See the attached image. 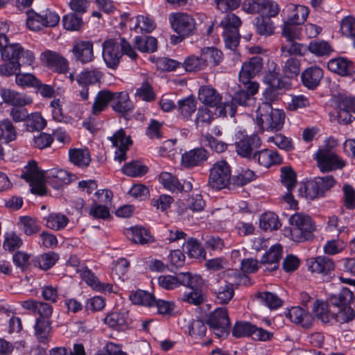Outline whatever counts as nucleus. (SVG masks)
<instances>
[{
	"instance_id": "1",
	"label": "nucleus",
	"mask_w": 355,
	"mask_h": 355,
	"mask_svg": "<svg viewBox=\"0 0 355 355\" xmlns=\"http://www.w3.org/2000/svg\"><path fill=\"white\" fill-rule=\"evenodd\" d=\"M21 177L30 184L31 192L40 196H44L46 193L45 181H49L58 186H62L63 184L70 182V178L67 171L52 168L44 173L39 170L34 161L28 162L24 167Z\"/></svg>"
},
{
	"instance_id": "2",
	"label": "nucleus",
	"mask_w": 355,
	"mask_h": 355,
	"mask_svg": "<svg viewBox=\"0 0 355 355\" xmlns=\"http://www.w3.org/2000/svg\"><path fill=\"white\" fill-rule=\"evenodd\" d=\"M123 54L132 60L137 57V53L125 38H121L119 44L113 39H107L103 42V58L108 67L114 69L119 64Z\"/></svg>"
},
{
	"instance_id": "3",
	"label": "nucleus",
	"mask_w": 355,
	"mask_h": 355,
	"mask_svg": "<svg viewBox=\"0 0 355 355\" xmlns=\"http://www.w3.org/2000/svg\"><path fill=\"white\" fill-rule=\"evenodd\" d=\"M256 112V123L261 130L278 131L283 127L285 119L284 111L273 109L269 103H262Z\"/></svg>"
},
{
	"instance_id": "4",
	"label": "nucleus",
	"mask_w": 355,
	"mask_h": 355,
	"mask_svg": "<svg viewBox=\"0 0 355 355\" xmlns=\"http://www.w3.org/2000/svg\"><path fill=\"white\" fill-rule=\"evenodd\" d=\"M291 225V239L295 242H304L313 239L315 225L310 216L302 213H297L289 218Z\"/></svg>"
},
{
	"instance_id": "5",
	"label": "nucleus",
	"mask_w": 355,
	"mask_h": 355,
	"mask_svg": "<svg viewBox=\"0 0 355 355\" xmlns=\"http://www.w3.org/2000/svg\"><path fill=\"white\" fill-rule=\"evenodd\" d=\"M243 88L237 90L232 97L230 102L224 103L223 107V114L233 116L236 112V103L248 106L254 102L252 96L257 93L259 89V84L257 83H242Z\"/></svg>"
},
{
	"instance_id": "6",
	"label": "nucleus",
	"mask_w": 355,
	"mask_h": 355,
	"mask_svg": "<svg viewBox=\"0 0 355 355\" xmlns=\"http://www.w3.org/2000/svg\"><path fill=\"white\" fill-rule=\"evenodd\" d=\"M231 178L230 166L226 161L220 160L210 168L208 184L216 190L230 188Z\"/></svg>"
},
{
	"instance_id": "7",
	"label": "nucleus",
	"mask_w": 355,
	"mask_h": 355,
	"mask_svg": "<svg viewBox=\"0 0 355 355\" xmlns=\"http://www.w3.org/2000/svg\"><path fill=\"white\" fill-rule=\"evenodd\" d=\"M206 323L218 338L228 336L230 322L225 308H218L211 312L207 317Z\"/></svg>"
},
{
	"instance_id": "8",
	"label": "nucleus",
	"mask_w": 355,
	"mask_h": 355,
	"mask_svg": "<svg viewBox=\"0 0 355 355\" xmlns=\"http://www.w3.org/2000/svg\"><path fill=\"white\" fill-rule=\"evenodd\" d=\"M171 28L183 36H190L196 31V23L193 17L187 12H172L168 16Z\"/></svg>"
},
{
	"instance_id": "9",
	"label": "nucleus",
	"mask_w": 355,
	"mask_h": 355,
	"mask_svg": "<svg viewBox=\"0 0 355 355\" xmlns=\"http://www.w3.org/2000/svg\"><path fill=\"white\" fill-rule=\"evenodd\" d=\"M59 21V15L48 10L42 13L36 12L33 10L27 12L26 25L32 31H39L44 26H55Z\"/></svg>"
},
{
	"instance_id": "10",
	"label": "nucleus",
	"mask_w": 355,
	"mask_h": 355,
	"mask_svg": "<svg viewBox=\"0 0 355 355\" xmlns=\"http://www.w3.org/2000/svg\"><path fill=\"white\" fill-rule=\"evenodd\" d=\"M1 58L6 61L20 62L22 64L30 66L33 64L35 57L33 53L25 50L19 43H9L1 49Z\"/></svg>"
},
{
	"instance_id": "11",
	"label": "nucleus",
	"mask_w": 355,
	"mask_h": 355,
	"mask_svg": "<svg viewBox=\"0 0 355 355\" xmlns=\"http://www.w3.org/2000/svg\"><path fill=\"white\" fill-rule=\"evenodd\" d=\"M318 166L322 172L341 168L345 164L332 150L327 148L318 150L315 155Z\"/></svg>"
},
{
	"instance_id": "12",
	"label": "nucleus",
	"mask_w": 355,
	"mask_h": 355,
	"mask_svg": "<svg viewBox=\"0 0 355 355\" xmlns=\"http://www.w3.org/2000/svg\"><path fill=\"white\" fill-rule=\"evenodd\" d=\"M158 284L163 288L171 290L180 285H192L197 283L196 278L191 277V272H180L176 275H161L158 277Z\"/></svg>"
},
{
	"instance_id": "13",
	"label": "nucleus",
	"mask_w": 355,
	"mask_h": 355,
	"mask_svg": "<svg viewBox=\"0 0 355 355\" xmlns=\"http://www.w3.org/2000/svg\"><path fill=\"white\" fill-rule=\"evenodd\" d=\"M261 145V139L257 135L244 136L236 142V151L241 157L252 160L255 150Z\"/></svg>"
},
{
	"instance_id": "14",
	"label": "nucleus",
	"mask_w": 355,
	"mask_h": 355,
	"mask_svg": "<svg viewBox=\"0 0 355 355\" xmlns=\"http://www.w3.org/2000/svg\"><path fill=\"white\" fill-rule=\"evenodd\" d=\"M110 139L113 146L116 148L114 159L119 162L125 160L127 150L132 144L130 137L128 136L125 130L121 128L116 131Z\"/></svg>"
},
{
	"instance_id": "15",
	"label": "nucleus",
	"mask_w": 355,
	"mask_h": 355,
	"mask_svg": "<svg viewBox=\"0 0 355 355\" xmlns=\"http://www.w3.org/2000/svg\"><path fill=\"white\" fill-rule=\"evenodd\" d=\"M191 277L196 278L197 283L192 284V285H184L191 289L189 292H185L181 297L182 302L189 303L193 305H200L205 300V295L201 290L203 285V280L202 277L196 274L191 273Z\"/></svg>"
},
{
	"instance_id": "16",
	"label": "nucleus",
	"mask_w": 355,
	"mask_h": 355,
	"mask_svg": "<svg viewBox=\"0 0 355 355\" xmlns=\"http://www.w3.org/2000/svg\"><path fill=\"white\" fill-rule=\"evenodd\" d=\"M263 58L259 55L254 56L245 61L239 73L241 83H254L250 79L259 73L263 68Z\"/></svg>"
},
{
	"instance_id": "17",
	"label": "nucleus",
	"mask_w": 355,
	"mask_h": 355,
	"mask_svg": "<svg viewBox=\"0 0 355 355\" xmlns=\"http://www.w3.org/2000/svg\"><path fill=\"white\" fill-rule=\"evenodd\" d=\"M306 266L310 272L323 275H328L336 267L333 259L324 255L307 259Z\"/></svg>"
},
{
	"instance_id": "18",
	"label": "nucleus",
	"mask_w": 355,
	"mask_h": 355,
	"mask_svg": "<svg viewBox=\"0 0 355 355\" xmlns=\"http://www.w3.org/2000/svg\"><path fill=\"white\" fill-rule=\"evenodd\" d=\"M0 96L3 103L14 107H24L32 103L31 97L10 88H0Z\"/></svg>"
},
{
	"instance_id": "19",
	"label": "nucleus",
	"mask_w": 355,
	"mask_h": 355,
	"mask_svg": "<svg viewBox=\"0 0 355 355\" xmlns=\"http://www.w3.org/2000/svg\"><path fill=\"white\" fill-rule=\"evenodd\" d=\"M286 315L291 322L304 329H309L313 324V317L311 313L300 306H293L288 309Z\"/></svg>"
},
{
	"instance_id": "20",
	"label": "nucleus",
	"mask_w": 355,
	"mask_h": 355,
	"mask_svg": "<svg viewBox=\"0 0 355 355\" xmlns=\"http://www.w3.org/2000/svg\"><path fill=\"white\" fill-rule=\"evenodd\" d=\"M198 99L202 103L210 107L223 108L224 106V103H222V96L210 85H203L199 88ZM222 110L223 109L220 111Z\"/></svg>"
},
{
	"instance_id": "21",
	"label": "nucleus",
	"mask_w": 355,
	"mask_h": 355,
	"mask_svg": "<svg viewBox=\"0 0 355 355\" xmlns=\"http://www.w3.org/2000/svg\"><path fill=\"white\" fill-rule=\"evenodd\" d=\"M71 51L76 60L83 64L90 62L94 58L93 43L90 41L75 42Z\"/></svg>"
},
{
	"instance_id": "22",
	"label": "nucleus",
	"mask_w": 355,
	"mask_h": 355,
	"mask_svg": "<svg viewBox=\"0 0 355 355\" xmlns=\"http://www.w3.org/2000/svg\"><path fill=\"white\" fill-rule=\"evenodd\" d=\"M212 291L217 302L221 304H227L234 295L233 284L224 279L215 282L212 285Z\"/></svg>"
},
{
	"instance_id": "23",
	"label": "nucleus",
	"mask_w": 355,
	"mask_h": 355,
	"mask_svg": "<svg viewBox=\"0 0 355 355\" xmlns=\"http://www.w3.org/2000/svg\"><path fill=\"white\" fill-rule=\"evenodd\" d=\"M21 306L26 310L39 315L42 319L49 320L53 313V306L44 302L28 300L21 302Z\"/></svg>"
},
{
	"instance_id": "24",
	"label": "nucleus",
	"mask_w": 355,
	"mask_h": 355,
	"mask_svg": "<svg viewBox=\"0 0 355 355\" xmlns=\"http://www.w3.org/2000/svg\"><path fill=\"white\" fill-rule=\"evenodd\" d=\"M208 156L209 153L205 148H194L182 155L181 163L187 168L196 166L206 161Z\"/></svg>"
},
{
	"instance_id": "25",
	"label": "nucleus",
	"mask_w": 355,
	"mask_h": 355,
	"mask_svg": "<svg viewBox=\"0 0 355 355\" xmlns=\"http://www.w3.org/2000/svg\"><path fill=\"white\" fill-rule=\"evenodd\" d=\"M129 320L128 313L125 311H113L103 319L105 324L116 331L125 329L128 326Z\"/></svg>"
},
{
	"instance_id": "26",
	"label": "nucleus",
	"mask_w": 355,
	"mask_h": 355,
	"mask_svg": "<svg viewBox=\"0 0 355 355\" xmlns=\"http://www.w3.org/2000/svg\"><path fill=\"white\" fill-rule=\"evenodd\" d=\"M338 117L345 123L352 122L355 117V98L352 96H340L338 101Z\"/></svg>"
},
{
	"instance_id": "27",
	"label": "nucleus",
	"mask_w": 355,
	"mask_h": 355,
	"mask_svg": "<svg viewBox=\"0 0 355 355\" xmlns=\"http://www.w3.org/2000/svg\"><path fill=\"white\" fill-rule=\"evenodd\" d=\"M323 77L322 69L317 66L306 69L301 75L302 84L309 89H315Z\"/></svg>"
},
{
	"instance_id": "28",
	"label": "nucleus",
	"mask_w": 355,
	"mask_h": 355,
	"mask_svg": "<svg viewBox=\"0 0 355 355\" xmlns=\"http://www.w3.org/2000/svg\"><path fill=\"white\" fill-rule=\"evenodd\" d=\"M252 160L257 161L259 165L266 168H269L272 165L282 163V157L279 153L269 149H263L255 152L252 156Z\"/></svg>"
},
{
	"instance_id": "29",
	"label": "nucleus",
	"mask_w": 355,
	"mask_h": 355,
	"mask_svg": "<svg viewBox=\"0 0 355 355\" xmlns=\"http://www.w3.org/2000/svg\"><path fill=\"white\" fill-rule=\"evenodd\" d=\"M42 59L46 62L49 67L58 73H65L68 69L67 60L55 52L45 51L42 54Z\"/></svg>"
},
{
	"instance_id": "30",
	"label": "nucleus",
	"mask_w": 355,
	"mask_h": 355,
	"mask_svg": "<svg viewBox=\"0 0 355 355\" xmlns=\"http://www.w3.org/2000/svg\"><path fill=\"white\" fill-rule=\"evenodd\" d=\"M80 277L83 281H85L88 286L92 287L93 289L105 293L112 292V285L110 284H105L99 282L98 279L95 275L88 268H84L78 270Z\"/></svg>"
},
{
	"instance_id": "31",
	"label": "nucleus",
	"mask_w": 355,
	"mask_h": 355,
	"mask_svg": "<svg viewBox=\"0 0 355 355\" xmlns=\"http://www.w3.org/2000/svg\"><path fill=\"white\" fill-rule=\"evenodd\" d=\"M112 100V109L121 114H125L133 109V105L130 100L129 94L127 92H113Z\"/></svg>"
},
{
	"instance_id": "32",
	"label": "nucleus",
	"mask_w": 355,
	"mask_h": 355,
	"mask_svg": "<svg viewBox=\"0 0 355 355\" xmlns=\"http://www.w3.org/2000/svg\"><path fill=\"white\" fill-rule=\"evenodd\" d=\"M282 255V247L276 244L270 248L261 258V263L268 265L266 269L272 271L278 268Z\"/></svg>"
},
{
	"instance_id": "33",
	"label": "nucleus",
	"mask_w": 355,
	"mask_h": 355,
	"mask_svg": "<svg viewBox=\"0 0 355 355\" xmlns=\"http://www.w3.org/2000/svg\"><path fill=\"white\" fill-rule=\"evenodd\" d=\"M327 67L329 71L342 76L351 75L353 72L352 62L345 58H337L328 62Z\"/></svg>"
},
{
	"instance_id": "34",
	"label": "nucleus",
	"mask_w": 355,
	"mask_h": 355,
	"mask_svg": "<svg viewBox=\"0 0 355 355\" xmlns=\"http://www.w3.org/2000/svg\"><path fill=\"white\" fill-rule=\"evenodd\" d=\"M112 92L110 90L103 89L98 92L92 106V114L98 115L103 112L108 107L109 103L112 104Z\"/></svg>"
},
{
	"instance_id": "35",
	"label": "nucleus",
	"mask_w": 355,
	"mask_h": 355,
	"mask_svg": "<svg viewBox=\"0 0 355 355\" xmlns=\"http://www.w3.org/2000/svg\"><path fill=\"white\" fill-rule=\"evenodd\" d=\"M35 335L40 343H46L51 338V326L49 320L37 318L34 326Z\"/></svg>"
},
{
	"instance_id": "36",
	"label": "nucleus",
	"mask_w": 355,
	"mask_h": 355,
	"mask_svg": "<svg viewBox=\"0 0 355 355\" xmlns=\"http://www.w3.org/2000/svg\"><path fill=\"white\" fill-rule=\"evenodd\" d=\"M289 15L286 21L293 24L300 25L303 24L309 15V8L304 6L291 5L288 7Z\"/></svg>"
},
{
	"instance_id": "37",
	"label": "nucleus",
	"mask_w": 355,
	"mask_h": 355,
	"mask_svg": "<svg viewBox=\"0 0 355 355\" xmlns=\"http://www.w3.org/2000/svg\"><path fill=\"white\" fill-rule=\"evenodd\" d=\"M256 179V175L252 170L241 168L236 175L232 176L230 188L243 187Z\"/></svg>"
},
{
	"instance_id": "38",
	"label": "nucleus",
	"mask_w": 355,
	"mask_h": 355,
	"mask_svg": "<svg viewBox=\"0 0 355 355\" xmlns=\"http://www.w3.org/2000/svg\"><path fill=\"white\" fill-rule=\"evenodd\" d=\"M128 237L135 243L146 244L153 241L148 231L141 227H132L128 230Z\"/></svg>"
},
{
	"instance_id": "39",
	"label": "nucleus",
	"mask_w": 355,
	"mask_h": 355,
	"mask_svg": "<svg viewBox=\"0 0 355 355\" xmlns=\"http://www.w3.org/2000/svg\"><path fill=\"white\" fill-rule=\"evenodd\" d=\"M196 99L193 96H189L178 101V111L184 119L189 120L196 110Z\"/></svg>"
},
{
	"instance_id": "40",
	"label": "nucleus",
	"mask_w": 355,
	"mask_h": 355,
	"mask_svg": "<svg viewBox=\"0 0 355 355\" xmlns=\"http://www.w3.org/2000/svg\"><path fill=\"white\" fill-rule=\"evenodd\" d=\"M254 25L257 34L269 36L274 33L275 26L272 21L266 17L258 16L254 19Z\"/></svg>"
},
{
	"instance_id": "41",
	"label": "nucleus",
	"mask_w": 355,
	"mask_h": 355,
	"mask_svg": "<svg viewBox=\"0 0 355 355\" xmlns=\"http://www.w3.org/2000/svg\"><path fill=\"white\" fill-rule=\"evenodd\" d=\"M70 161L79 167L87 166L91 161L90 154L87 149H71L69 152Z\"/></svg>"
},
{
	"instance_id": "42",
	"label": "nucleus",
	"mask_w": 355,
	"mask_h": 355,
	"mask_svg": "<svg viewBox=\"0 0 355 355\" xmlns=\"http://www.w3.org/2000/svg\"><path fill=\"white\" fill-rule=\"evenodd\" d=\"M44 220L46 226L55 231L64 228L69 223L68 218L60 213H51L46 216Z\"/></svg>"
},
{
	"instance_id": "43",
	"label": "nucleus",
	"mask_w": 355,
	"mask_h": 355,
	"mask_svg": "<svg viewBox=\"0 0 355 355\" xmlns=\"http://www.w3.org/2000/svg\"><path fill=\"white\" fill-rule=\"evenodd\" d=\"M136 48L141 52L153 53L157 50V40L152 36H137L135 39Z\"/></svg>"
},
{
	"instance_id": "44",
	"label": "nucleus",
	"mask_w": 355,
	"mask_h": 355,
	"mask_svg": "<svg viewBox=\"0 0 355 355\" xmlns=\"http://www.w3.org/2000/svg\"><path fill=\"white\" fill-rule=\"evenodd\" d=\"M101 76V73L96 69L85 70L77 76L76 81L80 86L87 87L98 82Z\"/></svg>"
},
{
	"instance_id": "45",
	"label": "nucleus",
	"mask_w": 355,
	"mask_h": 355,
	"mask_svg": "<svg viewBox=\"0 0 355 355\" xmlns=\"http://www.w3.org/2000/svg\"><path fill=\"white\" fill-rule=\"evenodd\" d=\"M354 298L352 291L347 288H343L338 293L329 297V303L335 306H345L350 303Z\"/></svg>"
},
{
	"instance_id": "46",
	"label": "nucleus",
	"mask_w": 355,
	"mask_h": 355,
	"mask_svg": "<svg viewBox=\"0 0 355 355\" xmlns=\"http://www.w3.org/2000/svg\"><path fill=\"white\" fill-rule=\"evenodd\" d=\"M159 180L164 187L171 191H182L183 186L175 176L168 172L160 173Z\"/></svg>"
},
{
	"instance_id": "47",
	"label": "nucleus",
	"mask_w": 355,
	"mask_h": 355,
	"mask_svg": "<svg viewBox=\"0 0 355 355\" xmlns=\"http://www.w3.org/2000/svg\"><path fill=\"white\" fill-rule=\"evenodd\" d=\"M313 311L316 318L323 323H328L334 318V315L329 309V304L323 302L316 300Z\"/></svg>"
},
{
	"instance_id": "48",
	"label": "nucleus",
	"mask_w": 355,
	"mask_h": 355,
	"mask_svg": "<svg viewBox=\"0 0 355 355\" xmlns=\"http://www.w3.org/2000/svg\"><path fill=\"white\" fill-rule=\"evenodd\" d=\"M299 193L309 200L322 197L315 178L302 184L299 189Z\"/></svg>"
},
{
	"instance_id": "49",
	"label": "nucleus",
	"mask_w": 355,
	"mask_h": 355,
	"mask_svg": "<svg viewBox=\"0 0 355 355\" xmlns=\"http://www.w3.org/2000/svg\"><path fill=\"white\" fill-rule=\"evenodd\" d=\"M201 54L206 65L209 62L216 66L223 60L222 51L215 47H205L201 50Z\"/></svg>"
},
{
	"instance_id": "50",
	"label": "nucleus",
	"mask_w": 355,
	"mask_h": 355,
	"mask_svg": "<svg viewBox=\"0 0 355 355\" xmlns=\"http://www.w3.org/2000/svg\"><path fill=\"white\" fill-rule=\"evenodd\" d=\"M259 225L265 231L276 230L281 226L277 216L272 212L265 213L261 216Z\"/></svg>"
},
{
	"instance_id": "51",
	"label": "nucleus",
	"mask_w": 355,
	"mask_h": 355,
	"mask_svg": "<svg viewBox=\"0 0 355 355\" xmlns=\"http://www.w3.org/2000/svg\"><path fill=\"white\" fill-rule=\"evenodd\" d=\"M281 182L288 191H292L297 184L296 173L291 167L284 166L281 168Z\"/></svg>"
},
{
	"instance_id": "52",
	"label": "nucleus",
	"mask_w": 355,
	"mask_h": 355,
	"mask_svg": "<svg viewBox=\"0 0 355 355\" xmlns=\"http://www.w3.org/2000/svg\"><path fill=\"white\" fill-rule=\"evenodd\" d=\"M130 300L135 304L146 306H153L155 302V297L151 293L139 290L130 296Z\"/></svg>"
},
{
	"instance_id": "53",
	"label": "nucleus",
	"mask_w": 355,
	"mask_h": 355,
	"mask_svg": "<svg viewBox=\"0 0 355 355\" xmlns=\"http://www.w3.org/2000/svg\"><path fill=\"white\" fill-rule=\"evenodd\" d=\"M183 65L185 70L189 72H197L205 69L207 67L201 53L200 56L190 55L187 57L184 60Z\"/></svg>"
},
{
	"instance_id": "54",
	"label": "nucleus",
	"mask_w": 355,
	"mask_h": 355,
	"mask_svg": "<svg viewBox=\"0 0 355 355\" xmlns=\"http://www.w3.org/2000/svg\"><path fill=\"white\" fill-rule=\"evenodd\" d=\"M242 21L241 19L234 13H227L220 22V26L223 29V32L239 31Z\"/></svg>"
},
{
	"instance_id": "55",
	"label": "nucleus",
	"mask_w": 355,
	"mask_h": 355,
	"mask_svg": "<svg viewBox=\"0 0 355 355\" xmlns=\"http://www.w3.org/2000/svg\"><path fill=\"white\" fill-rule=\"evenodd\" d=\"M271 66L275 67V64L272 62ZM263 81L268 85V87L277 89H284L286 87V83L282 80L279 73L277 72L275 69L266 73Z\"/></svg>"
},
{
	"instance_id": "56",
	"label": "nucleus",
	"mask_w": 355,
	"mask_h": 355,
	"mask_svg": "<svg viewBox=\"0 0 355 355\" xmlns=\"http://www.w3.org/2000/svg\"><path fill=\"white\" fill-rule=\"evenodd\" d=\"M257 298L270 309H277L282 304V300L276 294L270 292L259 293Z\"/></svg>"
},
{
	"instance_id": "57",
	"label": "nucleus",
	"mask_w": 355,
	"mask_h": 355,
	"mask_svg": "<svg viewBox=\"0 0 355 355\" xmlns=\"http://www.w3.org/2000/svg\"><path fill=\"white\" fill-rule=\"evenodd\" d=\"M135 97L146 102H151L155 99L156 94L151 85L146 80L137 89Z\"/></svg>"
},
{
	"instance_id": "58",
	"label": "nucleus",
	"mask_w": 355,
	"mask_h": 355,
	"mask_svg": "<svg viewBox=\"0 0 355 355\" xmlns=\"http://www.w3.org/2000/svg\"><path fill=\"white\" fill-rule=\"evenodd\" d=\"M156 27L155 21L148 16L139 15L136 18L134 29L137 32L150 33Z\"/></svg>"
},
{
	"instance_id": "59",
	"label": "nucleus",
	"mask_w": 355,
	"mask_h": 355,
	"mask_svg": "<svg viewBox=\"0 0 355 355\" xmlns=\"http://www.w3.org/2000/svg\"><path fill=\"white\" fill-rule=\"evenodd\" d=\"M124 174L130 177L142 176L147 173L148 168L138 161H132L125 164L123 169Z\"/></svg>"
},
{
	"instance_id": "60",
	"label": "nucleus",
	"mask_w": 355,
	"mask_h": 355,
	"mask_svg": "<svg viewBox=\"0 0 355 355\" xmlns=\"http://www.w3.org/2000/svg\"><path fill=\"white\" fill-rule=\"evenodd\" d=\"M307 47L302 44L296 42L295 40L286 41L282 46L281 51L285 55H303Z\"/></svg>"
},
{
	"instance_id": "61",
	"label": "nucleus",
	"mask_w": 355,
	"mask_h": 355,
	"mask_svg": "<svg viewBox=\"0 0 355 355\" xmlns=\"http://www.w3.org/2000/svg\"><path fill=\"white\" fill-rule=\"evenodd\" d=\"M1 137L7 143L14 141L17 137V131L12 123L8 119L0 121Z\"/></svg>"
},
{
	"instance_id": "62",
	"label": "nucleus",
	"mask_w": 355,
	"mask_h": 355,
	"mask_svg": "<svg viewBox=\"0 0 355 355\" xmlns=\"http://www.w3.org/2000/svg\"><path fill=\"white\" fill-rule=\"evenodd\" d=\"M253 329H254V325L249 322H237L233 327L232 335L236 338L251 336Z\"/></svg>"
},
{
	"instance_id": "63",
	"label": "nucleus",
	"mask_w": 355,
	"mask_h": 355,
	"mask_svg": "<svg viewBox=\"0 0 355 355\" xmlns=\"http://www.w3.org/2000/svg\"><path fill=\"white\" fill-rule=\"evenodd\" d=\"M58 259V255L54 252L41 254L35 259V265L40 269L46 270L55 265Z\"/></svg>"
},
{
	"instance_id": "64",
	"label": "nucleus",
	"mask_w": 355,
	"mask_h": 355,
	"mask_svg": "<svg viewBox=\"0 0 355 355\" xmlns=\"http://www.w3.org/2000/svg\"><path fill=\"white\" fill-rule=\"evenodd\" d=\"M63 26L68 31H79L83 26V19L75 13H69L63 17Z\"/></svg>"
}]
</instances>
